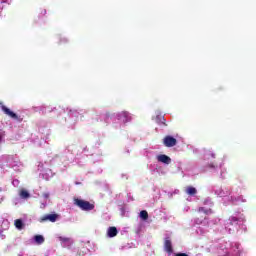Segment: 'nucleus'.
<instances>
[{
    "instance_id": "obj_9",
    "label": "nucleus",
    "mask_w": 256,
    "mask_h": 256,
    "mask_svg": "<svg viewBox=\"0 0 256 256\" xmlns=\"http://www.w3.org/2000/svg\"><path fill=\"white\" fill-rule=\"evenodd\" d=\"M34 241L37 245H43V243H45V237H43V235H36L34 236Z\"/></svg>"
},
{
    "instance_id": "obj_13",
    "label": "nucleus",
    "mask_w": 256,
    "mask_h": 256,
    "mask_svg": "<svg viewBox=\"0 0 256 256\" xmlns=\"http://www.w3.org/2000/svg\"><path fill=\"white\" fill-rule=\"evenodd\" d=\"M140 217L143 219V221H147L149 219V213L147 210H142L140 212Z\"/></svg>"
},
{
    "instance_id": "obj_21",
    "label": "nucleus",
    "mask_w": 256,
    "mask_h": 256,
    "mask_svg": "<svg viewBox=\"0 0 256 256\" xmlns=\"http://www.w3.org/2000/svg\"><path fill=\"white\" fill-rule=\"evenodd\" d=\"M44 15H46L47 14V10H43V12H42Z\"/></svg>"
},
{
    "instance_id": "obj_5",
    "label": "nucleus",
    "mask_w": 256,
    "mask_h": 256,
    "mask_svg": "<svg viewBox=\"0 0 256 256\" xmlns=\"http://www.w3.org/2000/svg\"><path fill=\"white\" fill-rule=\"evenodd\" d=\"M164 250L169 255H171V253H173V243L171 242V239H169V238L165 239V241H164Z\"/></svg>"
},
{
    "instance_id": "obj_14",
    "label": "nucleus",
    "mask_w": 256,
    "mask_h": 256,
    "mask_svg": "<svg viewBox=\"0 0 256 256\" xmlns=\"http://www.w3.org/2000/svg\"><path fill=\"white\" fill-rule=\"evenodd\" d=\"M156 123H158L159 125H167L165 124V117L163 116H156Z\"/></svg>"
},
{
    "instance_id": "obj_12",
    "label": "nucleus",
    "mask_w": 256,
    "mask_h": 256,
    "mask_svg": "<svg viewBox=\"0 0 256 256\" xmlns=\"http://www.w3.org/2000/svg\"><path fill=\"white\" fill-rule=\"evenodd\" d=\"M198 213H204V215H211V213H213V210L205 209V207H200L198 209Z\"/></svg>"
},
{
    "instance_id": "obj_19",
    "label": "nucleus",
    "mask_w": 256,
    "mask_h": 256,
    "mask_svg": "<svg viewBox=\"0 0 256 256\" xmlns=\"http://www.w3.org/2000/svg\"><path fill=\"white\" fill-rule=\"evenodd\" d=\"M174 256H189V255L187 253L179 252V253H176Z\"/></svg>"
},
{
    "instance_id": "obj_3",
    "label": "nucleus",
    "mask_w": 256,
    "mask_h": 256,
    "mask_svg": "<svg viewBox=\"0 0 256 256\" xmlns=\"http://www.w3.org/2000/svg\"><path fill=\"white\" fill-rule=\"evenodd\" d=\"M163 143L165 147H175V145H177V139L168 135L163 139Z\"/></svg>"
},
{
    "instance_id": "obj_10",
    "label": "nucleus",
    "mask_w": 256,
    "mask_h": 256,
    "mask_svg": "<svg viewBox=\"0 0 256 256\" xmlns=\"http://www.w3.org/2000/svg\"><path fill=\"white\" fill-rule=\"evenodd\" d=\"M186 193L187 195H191V196L197 195V189L193 186H189L186 188Z\"/></svg>"
},
{
    "instance_id": "obj_15",
    "label": "nucleus",
    "mask_w": 256,
    "mask_h": 256,
    "mask_svg": "<svg viewBox=\"0 0 256 256\" xmlns=\"http://www.w3.org/2000/svg\"><path fill=\"white\" fill-rule=\"evenodd\" d=\"M15 227L16 229H23V220L21 219L15 220Z\"/></svg>"
},
{
    "instance_id": "obj_2",
    "label": "nucleus",
    "mask_w": 256,
    "mask_h": 256,
    "mask_svg": "<svg viewBox=\"0 0 256 256\" xmlns=\"http://www.w3.org/2000/svg\"><path fill=\"white\" fill-rule=\"evenodd\" d=\"M59 219V214H47L40 218V223H45V221H50V223H55Z\"/></svg>"
},
{
    "instance_id": "obj_7",
    "label": "nucleus",
    "mask_w": 256,
    "mask_h": 256,
    "mask_svg": "<svg viewBox=\"0 0 256 256\" xmlns=\"http://www.w3.org/2000/svg\"><path fill=\"white\" fill-rule=\"evenodd\" d=\"M157 161H159V163H165V165H169V163H171V158L165 154H160L157 156Z\"/></svg>"
},
{
    "instance_id": "obj_16",
    "label": "nucleus",
    "mask_w": 256,
    "mask_h": 256,
    "mask_svg": "<svg viewBox=\"0 0 256 256\" xmlns=\"http://www.w3.org/2000/svg\"><path fill=\"white\" fill-rule=\"evenodd\" d=\"M205 219H206V217H201V218L197 217L195 222L197 225H201V223H203V221H205Z\"/></svg>"
},
{
    "instance_id": "obj_18",
    "label": "nucleus",
    "mask_w": 256,
    "mask_h": 256,
    "mask_svg": "<svg viewBox=\"0 0 256 256\" xmlns=\"http://www.w3.org/2000/svg\"><path fill=\"white\" fill-rule=\"evenodd\" d=\"M230 221H231V225H233V223H238L239 219L237 217H231Z\"/></svg>"
},
{
    "instance_id": "obj_20",
    "label": "nucleus",
    "mask_w": 256,
    "mask_h": 256,
    "mask_svg": "<svg viewBox=\"0 0 256 256\" xmlns=\"http://www.w3.org/2000/svg\"><path fill=\"white\" fill-rule=\"evenodd\" d=\"M43 197H44V199H49V193H44Z\"/></svg>"
},
{
    "instance_id": "obj_11",
    "label": "nucleus",
    "mask_w": 256,
    "mask_h": 256,
    "mask_svg": "<svg viewBox=\"0 0 256 256\" xmlns=\"http://www.w3.org/2000/svg\"><path fill=\"white\" fill-rule=\"evenodd\" d=\"M20 197L21 199H29L31 197V194L25 189L20 190Z\"/></svg>"
},
{
    "instance_id": "obj_4",
    "label": "nucleus",
    "mask_w": 256,
    "mask_h": 256,
    "mask_svg": "<svg viewBox=\"0 0 256 256\" xmlns=\"http://www.w3.org/2000/svg\"><path fill=\"white\" fill-rule=\"evenodd\" d=\"M118 119L122 123H129L131 121V115H129V112H121L118 114Z\"/></svg>"
},
{
    "instance_id": "obj_23",
    "label": "nucleus",
    "mask_w": 256,
    "mask_h": 256,
    "mask_svg": "<svg viewBox=\"0 0 256 256\" xmlns=\"http://www.w3.org/2000/svg\"><path fill=\"white\" fill-rule=\"evenodd\" d=\"M2 3H7V0H2Z\"/></svg>"
},
{
    "instance_id": "obj_1",
    "label": "nucleus",
    "mask_w": 256,
    "mask_h": 256,
    "mask_svg": "<svg viewBox=\"0 0 256 256\" xmlns=\"http://www.w3.org/2000/svg\"><path fill=\"white\" fill-rule=\"evenodd\" d=\"M74 205L79 207L82 211H93L95 205L91 204L89 201L81 200L79 198L74 199Z\"/></svg>"
},
{
    "instance_id": "obj_17",
    "label": "nucleus",
    "mask_w": 256,
    "mask_h": 256,
    "mask_svg": "<svg viewBox=\"0 0 256 256\" xmlns=\"http://www.w3.org/2000/svg\"><path fill=\"white\" fill-rule=\"evenodd\" d=\"M59 241H61L62 243H69V238L60 236Z\"/></svg>"
},
{
    "instance_id": "obj_6",
    "label": "nucleus",
    "mask_w": 256,
    "mask_h": 256,
    "mask_svg": "<svg viewBox=\"0 0 256 256\" xmlns=\"http://www.w3.org/2000/svg\"><path fill=\"white\" fill-rule=\"evenodd\" d=\"M3 113H5V115H8V117H11V119H19V117L17 116V114L13 111H11L9 108H7V106L3 105L1 107Z\"/></svg>"
},
{
    "instance_id": "obj_8",
    "label": "nucleus",
    "mask_w": 256,
    "mask_h": 256,
    "mask_svg": "<svg viewBox=\"0 0 256 256\" xmlns=\"http://www.w3.org/2000/svg\"><path fill=\"white\" fill-rule=\"evenodd\" d=\"M118 233H119V231L117 230V227H115V226H111L107 230V235L110 238L117 237Z\"/></svg>"
},
{
    "instance_id": "obj_22",
    "label": "nucleus",
    "mask_w": 256,
    "mask_h": 256,
    "mask_svg": "<svg viewBox=\"0 0 256 256\" xmlns=\"http://www.w3.org/2000/svg\"><path fill=\"white\" fill-rule=\"evenodd\" d=\"M231 200H232L233 202L237 201V199H235V198H233V197L231 198Z\"/></svg>"
}]
</instances>
